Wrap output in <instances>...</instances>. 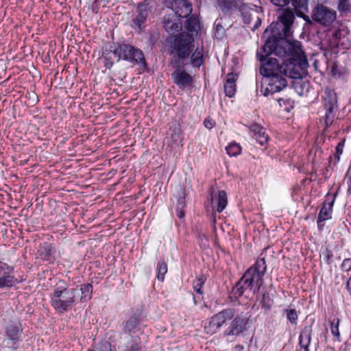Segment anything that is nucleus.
Here are the masks:
<instances>
[{"mask_svg":"<svg viewBox=\"0 0 351 351\" xmlns=\"http://www.w3.org/2000/svg\"><path fill=\"white\" fill-rule=\"evenodd\" d=\"M263 37L267 38L263 48L267 54L274 52L283 60L282 75L295 80L306 77L308 64L299 42H290L267 29Z\"/></svg>","mask_w":351,"mask_h":351,"instance_id":"nucleus-1","label":"nucleus"},{"mask_svg":"<svg viewBox=\"0 0 351 351\" xmlns=\"http://www.w3.org/2000/svg\"><path fill=\"white\" fill-rule=\"evenodd\" d=\"M93 286L90 283L77 287L69 288L64 280H59L50 293L51 304L59 313L64 314L71 310L79 301L85 302L92 298Z\"/></svg>","mask_w":351,"mask_h":351,"instance_id":"nucleus-2","label":"nucleus"},{"mask_svg":"<svg viewBox=\"0 0 351 351\" xmlns=\"http://www.w3.org/2000/svg\"><path fill=\"white\" fill-rule=\"evenodd\" d=\"M193 35L186 32H182L176 36L171 44V54L176 59V64H181L188 60L194 49Z\"/></svg>","mask_w":351,"mask_h":351,"instance_id":"nucleus-3","label":"nucleus"},{"mask_svg":"<svg viewBox=\"0 0 351 351\" xmlns=\"http://www.w3.org/2000/svg\"><path fill=\"white\" fill-rule=\"evenodd\" d=\"M267 270V265L265 258H259L256 263L248 268L243 274L241 278L250 290L256 293L259 291L263 284V276Z\"/></svg>","mask_w":351,"mask_h":351,"instance_id":"nucleus-4","label":"nucleus"},{"mask_svg":"<svg viewBox=\"0 0 351 351\" xmlns=\"http://www.w3.org/2000/svg\"><path fill=\"white\" fill-rule=\"evenodd\" d=\"M112 54L117 58V61L123 59L133 64H138L143 67L146 66V61L143 51L130 45L119 44L112 51Z\"/></svg>","mask_w":351,"mask_h":351,"instance_id":"nucleus-5","label":"nucleus"},{"mask_svg":"<svg viewBox=\"0 0 351 351\" xmlns=\"http://www.w3.org/2000/svg\"><path fill=\"white\" fill-rule=\"evenodd\" d=\"M4 339L2 341L3 347L12 350H16L19 348L22 341L23 328L19 319L10 322L5 326Z\"/></svg>","mask_w":351,"mask_h":351,"instance_id":"nucleus-6","label":"nucleus"},{"mask_svg":"<svg viewBox=\"0 0 351 351\" xmlns=\"http://www.w3.org/2000/svg\"><path fill=\"white\" fill-rule=\"evenodd\" d=\"M263 48L264 45L256 53L261 64L260 69L261 74L263 75L264 77L275 75H282V63L280 64L276 58L269 57L271 54H274V52L267 54V51H265Z\"/></svg>","mask_w":351,"mask_h":351,"instance_id":"nucleus-7","label":"nucleus"},{"mask_svg":"<svg viewBox=\"0 0 351 351\" xmlns=\"http://www.w3.org/2000/svg\"><path fill=\"white\" fill-rule=\"evenodd\" d=\"M322 104L325 110L323 119L325 124L324 130H326L332 124L338 110L337 96L335 90L328 87L325 88L324 95L322 97Z\"/></svg>","mask_w":351,"mask_h":351,"instance_id":"nucleus-8","label":"nucleus"},{"mask_svg":"<svg viewBox=\"0 0 351 351\" xmlns=\"http://www.w3.org/2000/svg\"><path fill=\"white\" fill-rule=\"evenodd\" d=\"M236 314L233 308H226L213 315L204 325V332L210 335L217 333L228 321L234 318Z\"/></svg>","mask_w":351,"mask_h":351,"instance_id":"nucleus-9","label":"nucleus"},{"mask_svg":"<svg viewBox=\"0 0 351 351\" xmlns=\"http://www.w3.org/2000/svg\"><path fill=\"white\" fill-rule=\"evenodd\" d=\"M287 86L286 79L282 75H275L264 77L261 86V92L264 96H268L279 92Z\"/></svg>","mask_w":351,"mask_h":351,"instance_id":"nucleus-10","label":"nucleus"},{"mask_svg":"<svg viewBox=\"0 0 351 351\" xmlns=\"http://www.w3.org/2000/svg\"><path fill=\"white\" fill-rule=\"evenodd\" d=\"M152 7L149 3L143 1L138 3L136 9V15L132 20L131 27L138 32H141L146 25L147 19L151 13Z\"/></svg>","mask_w":351,"mask_h":351,"instance_id":"nucleus-11","label":"nucleus"},{"mask_svg":"<svg viewBox=\"0 0 351 351\" xmlns=\"http://www.w3.org/2000/svg\"><path fill=\"white\" fill-rule=\"evenodd\" d=\"M249 317L243 315H234L228 327L223 331L224 336L239 337L247 330Z\"/></svg>","mask_w":351,"mask_h":351,"instance_id":"nucleus-12","label":"nucleus"},{"mask_svg":"<svg viewBox=\"0 0 351 351\" xmlns=\"http://www.w3.org/2000/svg\"><path fill=\"white\" fill-rule=\"evenodd\" d=\"M337 194L328 193L326 196V200L318 214L317 224L319 230H322L325 226V221L332 218L333 205L335 202Z\"/></svg>","mask_w":351,"mask_h":351,"instance_id":"nucleus-13","label":"nucleus"},{"mask_svg":"<svg viewBox=\"0 0 351 351\" xmlns=\"http://www.w3.org/2000/svg\"><path fill=\"white\" fill-rule=\"evenodd\" d=\"M17 283L14 267L0 261V289H9Z\"/></svg>","mask_w":351,"mask_h":351,"instance_id":"nucleus-14","label":"nucleus"},{"mask_svg":"<svg viewBox=\"0 0 351 351\" xmlns=\"http://www.w3.org/2000/svg\"><path fill=\"white\" fill-rule=\"evenodd\" d=\"M313 19L324 25H328L336 19V12L323 5H317L313 10Z\"/></svg>","mask_w":351,"mask_h":351,"instance_id":"nucleus-15","label":"nucleus"},{"mask_svg":"<svg viewBox=\"0 0 351 351\" xmlns=\"http://www.w3.org/2000/svg\"><path fill=\"white\" fill-rule=\"evenodd\" d=\"M237 10L239 12L243 19V21L245 24H250L252 19H256L255 24L252 28L253 30L257 29L261 25V20L257 15V12L255 8L251 7L241 1V5H239Z\"/></svg>","mask_w":351,"mask_h":351,"instance_id":"nucleus-16","label":"nucleus"},{"mask_svg":"<svg viewBox=\"0 0 351 351\" xmlns=\"http://www.w3.org/2000/svg\"><path fill=\"white\" fill-rule=\"evenodd\" d=\"M166 6L173 11V14L186 18L192 12V5L187 0H165Z\"/></svg>","mask_w":351,"mask_h":351,"instance_id":"nucleus-17","label":"nucleus"},{"mask_svg":"<svg viewBox=\"0 0 351 351\" xmlns=\"http://www.w3.org/2000/svg\"><path fill=\"white\" fill-rule=\"evenodd\" d=\"M279 28H281L284 39L288 40L291 36V27L295 19V15L291 10L286 9L278 16Z\"/></svg>","mask_w":351,"mask_h":351,"instance_id":"nucleus-18","label":"nucleus"},{"mask_svg":"<svg viewBox=\"0 0 351 351\" xmlns=\"http://www.w3.org/2000/svg\"><path fill=\"white\" fill-rule=\"evenodd\" d=\"M182 19L183 18L173 13L166 14L162 21L166 32L173 35L180 31L182 27Z\"/></svg>","mask_w":351,"mask_h":351,"instance_id":"nucleus-19","label":"nucleus"},{"mask_svg":"<svg viewBox=\"0 0 351 351\" xmlns=\"http://www.w3.org/2000/svg\"><path fill=\"white\" fill-rule=\"evenodd\" d=\"M177 64V69L171 73L173 82L181 89L191 86L193 77L181 69V64Z\"/></svg>","mask_w":351,"mask_h":351,"instance_id":"nucleus-20","label":"nucleus"},{"mask_svg":"<svg viewBox=\"0 0 351 351\" xmlns=\"http://www.w3.org/2000/svg\"><path fill=\"white\" fill-rule=\"evenodd\" d=\"M210 199L211 204L218 213H221L226 207L228 204V197L225 191H218L215 194V188H210Z\"/></svg>","mask_w":351,"mask_h":351,"instance_id":"nucleus-21","label":"nucleus"},{"mask_svg":"<svg viewBox=\"0 0 351 351\" xmlns=\"http://www.w3.org/2000/svg\"><path fill=\"white\" fill-rule=\"evenodd\" d=\"M250 130L253 138L261 146L267 147L269 136L266 134L265 129L258 123H253L250 126Z\"/></svg>","mask_w":351,"mask_h":351,"instance_id":"nucleus-22","label":"nucleus"},{"mask_svg":"<svg viewBox=\"0 0 351 351\" xmlns=\"http://www.w3.org/2000/svg\"><path fill=\"white\" fill-rule=\"evenodd\" d=\"M312 327L306 326L301 331L299 337V350L298 351H309V346L311 341Z\"/></svg>","mask_w":351,"mask_h":351,"instance_id":"nucleus-23","label":"nucleus"},{"mask_svg":"<svg viewBox=\"0 0 351 351\" xmlns=\"http://www.w3.org/2000/svg\"><path fill=\"white\" fill-rule=\"evenodd\" d=\"M289 3H291L298 16L309 21L308 16L306 15V13L308 11V0H289Z\"/></svg>","mask_w":351,"mask_h":351,"instance_id":"nucleus-24","label":"nucleus"},{"mask_svg":"<svg viewBox=\"0 0 351 351\" xmlns=\"http://www.w3.org/2000/svg\"><path fill=\"white\" fill-rule=\"evenodd\" d=\"M242 0H217V7L224 14H231L232 11H237Z\"/></svg>","mask_w":351,"mask_h":351,"instance_id":"nucleus-25","label":"nucleus"},{"mask_svg":"<svg viewBox=\"0 0 351 351\" xmlns=\"http://www.w3.org/2000/svg\"><path fill=\"white\" fill-rule=\"evenodd\" d=\"M237 80L238 76L235 73H230L226 75L224 91L227 97L231 98L235 95L237 91L236 82Z\"/></svg>","mask_w":351,"mask_h":351,"instance_id":"nucleus-26","label":"nucleus"},{"mask_svg":"<svg viewBox=\"0 0 351 351\" xmlns=\"http://www.w3.org/2000/svg\"><path fill=\"white\" fill-rule=\"evenodd\" d=\"M53 247L50 243H44L39 246L36 256L43 261H51Z\"/></svg>","mask_w":351,"mask_h":351,"instance_id":"nucleus-27","label":"nucleus"},{"mask_svg":"<svg viewBox=\"0 0 351 351\" xmlns=\"http://www.w3.org/2000/svg\"><path fill=\"white\" fill-rule=\"evenodd\" d=\"M191 63L195 67H200L204 64V49L203 47H197L195 51L191 53Z\"/></svg>","mask_w":351,"mask_h":351,"instance_id":"nucleus-28","label":"nucleus"},{"mask_svg":"<svg viewBox=\"0 0 351 351\" xmlns=\"http://www.w3.org/2000/svg\"><path fill=\"white\" fill-rule=\"evenodd\" d=\"M247 290H250V287H247L244 283V280L241 278L232 288L230 297L236 300L241 297Z\"/></svg>","mask_w":351,"mask_h":351,"instance_id":"nucleus-29","label":"nucleus"},{"mask_svg":"<svg viewBox=\"0 0 351 351\" xmlns=\"http://www.w3.org/2000/svg\"><path fill=\"white\" fill-rule=\"evenodd\" d=\"M185 27L187 33L193 34V33H197L200 29L199 21L195 16H191L186 21Z\"/></svg>","mask_w":351,"mask_h":351,"instance_id":"nucleus-30","label":"nucleus"},{"mask_svg":"<svg viewBox=\"0 0 351 351\" xmlns=\"http://www.w3.org/2000/svg\"><path fill=\"white\" fill-rule=\"evenodd\" d=\"M122 351H141L140 338L138 337H132L130 341L123 346Z\"/></svg>","mask_w":351,"mask_h":351,"instance_id":"nucleus-31","label":"nucleus"},{"mask_svg":"<svg viewBox=\"0 0 351 351\" xmlns=\"http://www.w3.org/2000/svg\"><path fill=\"white\" fill-rule=\"evenodd\" d=\"M138 317L136 315L131 316L125 322V331L128 332H135L138 330Z\"/></svg>","mask_w":351,"mask_h":351,"instance_id":"nucleus-32","label":"nucleus"},{"mask_svg":"<svg viewBox=\"0 0 351 351\" xmlns=\"http://www.w3.org/2000/svg\"><path fill=\"white\" fill-rule=\"evenodd\" d=\"M274 304L273 299L270 297L268 292H265L263 294L262 298L261 300V305L262 309L265 312H268L271 310Z\"/></svg>","mask_w":351,"mask_h":351,"instance_id":"nucleus-33","label":"nucleus"},{"mask_svg":"<svg viewBox=\"0 0 351 351\" xmlns=\"http://www.w3.org/2000/svg\"><path fill=\"white\" fill-rule=\"evenodd\" d=\"M226 150L230 156H237L241 154L242 148L239 143L233 141L229 143L226 147Z\"/></svg>","mask_w":351,"mask_h":351,"instance_id":"nucleus-34","label":"nucleus"},{"mask_svg":"<svg viewBox=\"0 0 351 351\" xmlns=\"http://www.w3.org/2000/svg\"><path fill=\"white\" fill-rule=\"evenodd\" d=\"M283 315L287 320L293 325H296L298 319L297 311L294 308H285L283 310Z\"/></svg>","mask_w":351,"mask_h":351,"instance_id":"nucleus-35","label":"nucleus"},{"mask_svg":"<svg viewBox=\"0 0 351 351\" xmlns=\"http://www.w3.org/2000/svg\"><path fill=\"white\" fill-rule=\"evenodd\" d=\"M157 278L159 280L162 281L165 278V275L167 271V265L164 261H160L158 262L157 267Z\"/></svg>","mask_w":351,"mask_h":351,"instance_id":"nucleus-36","label":"nucleus"},{"mask_svg":"<svg viewBox=\"0 0 351 351\" xmlns=\"http://www.w3.org/2000/svg\"><path fill=\"white\" fill-rule=\"evenodd\" d=\"M205 280H206V278H204V276H202L193 280V287L194 291L197 293H198L199 295L203 294L202 288L204 285Z\"/></svg>","mask_w":351,"mask_h":351,"instance_id":"nucleus-37","label":"nucleus"},{"mask_svg":"<svg viewBox=\"0 0 351 351\" xmlns=\"http://www.w3.org/2000/svg\"><path fill=\"white\" fill-rule=\"evenodd\" d=\"M225 29L221 24V19H217L214 23V34L215 36L218 39L223 38Z\"/></svg>","mask_w":351,"mask_h":351,"instance_id":"nucleus-38","label":"nucleus"},{"mask_svg":"<svg viewBox=\"0 0 351 351\" xmlns=\"http://www.w3.org/2000/svg\"><path fill=\"white\" fill-rule=\"evenodd\" d=\"M338 10L341 14L351 12V0H339Z\"/></svg>","mask_w":351,"mask_h":351,"instance_id":"nucleus-39","label":"nucleus"},{"mask_svg":"<svg viewBox=\"0 0 351 351\" xmlns=\"http://www.w3.org/2000/svg\"><path fill=\"white\" fill-rule=\"evenodd\" d=\"M344 145H345V141L343 140V141H340L336 146L335 154H334V157H335L334 165H336L339 162V161L340 160V156L343 154Z\"/></svg>","mask_w":351,"mask_h":351,"instance_id":"nucleus-40","label":"nucleus"},{"mask_svg":"<svg viewBox=\"0 0 351 351\" xmlns=\"http://www.w3.org/2000/svg\"><path fill=\"white\" fill-rule=\"evenodd\" d=\"M277 101L280 107H284L285 111L289 112L293 108V101L290 99L278 98Z\"/></svg>","mask_w":351,"mask_h":351,"instance_id":"nucleus-41","label":"nucleus"},{"mask_svg":"<svg viewBox=\"0 0 351 351\" xmlns=\"http://www.w3.org/2000/svg\"><path fill=\"white\" fill-rule=\"evenodd\" d=\"M339 319H334L330 323L331 333L337 337H339V336H340V333H339Z\"/></svg>","mask_w":351,"mask_h":351,"instance_id":"nucleus-42","label":"nucleus"},{"mask_svg":"<svg viewBox=\"0 0 351 351\" xmlns=\"http://www.w3.org/2000/svg\"><path fill=\"white\" fill-rule=\"evenodd\" d=\"M110 53H112V51L104 54V66L107 69H110L114 64V62L110 59Z\"/></svg>","mask_w":351,"mask_h":351,"instance_id":"nucleus-43","label":"nucleus"},{"mask_svg":"<svg viewBox=\"0 0 351 351\" xmlns=\"http://www.w3.org/2000/svg\"><path fill=\"white\" fill-rule=\"evenodd\" d=\"M341 268L345 271L351 270V258H345L341 265Z\"/></svg>","mask_w":351,"mask_h":351,"instance_id":"nucleus-44","label":"nucleus"},{"mask_svg":"<svg viewBox=\"0 0 351 351\" xmlns=\"http://www.w3.org/2000/svg\"><path fill=\"white\" fill-rule=\"evenodd\" d=\"M271 2L278 7H284L289 3V0H271Z\"/></svg>","mask_w":351,"mask_h":351,"instance_id":"nucleus-45","label":"nucleus"},{"mask_svg":"<svg viewBox=\"0 0 351 351\" xmlns=\"http://www.w3.org/2000/svg\"><path fill=\"white\" fill-rule=\"evenodd\" d=\"M204 126L208 129H212L215 125V122L210 118L205 119L204 121Z\"/></svg>","mask_w":351,"mask_h":351,"instance_id":"nucleus-46","label":"nucleus"},{"mask_svg":"<svg viewBox=\"0 0 351 351\" xmlns=\"http://www.w3.org/2000/svg\"><path fill=\"white\" fill-rule=\"evenodd\" d=\"M176 215H177L179 218L182 219V218H183V217H184V210H183V208H180V206H177V207H176Z\"/></svg>","mask_w":351,"mask_h":351,"instance_id":"nucleus-47","label":"nucleus"},{"mask_svg":"<svg viewBox=\"0 0 351 351\" xmlns=\"http://www.w3.org/2000/svg\"><path fill=\"white\" fill-rule=\"evenodd\" d=\"M184 204H185L184 197L180 196L178 199V205H177V206H180V208H184Z\"/></svg>","mask_w":351,"mask_h":351,"instance_id":"nucleus-48","label":"nucleus"},{"mask_svg":"<svg viewBox=\"0 0 351 351\" xmlns=\"http://www.w3.org/2000/svg\"><path fill=\"white\" fill-rule=\"evenodd\" d=\"M313 2L317 3V5H323L326 3L328 0H313Z\"/></svg>","mask_w":351,"mask_h":351,"instance_id":"nucleus-49","label":"nucleus"},{"mask_svg":"<svg viewBox=\"0 0 351 351\" xmlns=\"http://www.w3.org/2000/svg\"><path fill=\"white\" fill-rule=\"evenodd\" d=\"M332 254L331 251H330L328 250H326V256L327 261H329L330 259V258L332 257Z\"/></svg>","mask_w":351,"mask_h":351,"instance_id":"nucleus-50","label":"nucleus"},{"mask_svg":"<svg viewBox=\"0 0 351 351\" xmlns=\"http://www.w3.org/2000/svg\"><path fill=\"white\" fill-rule=\"evenodd\" d=\"M348 193L351 195V175L348 182Z\"/></svg>","mask_w":351,"mask_h":351,"instance_id":"nucleus-51","label":"nucleus"},{"mask_svg":"<svg viewBox=\"0 0 351 351\" xmlns=\"http://www.w3.org/2000/svg\"><path fill=\"white\" fill-rule=\"evenodd\" d=\"M340 34V32H335L333 34L334 37H335L336 38H337L339 37V35Z\"/></svg>","mask_w":351,"mask_h":351,"instance_id":"nucleus-52","label":"nucleus"},{"mask_svg":"<svg viewBox=\"0 0 351 351\" xmlns=\"http://www.w3.org/2000/svg\"><path fill=\"white\" fill-rule=\"evenodd\" d=\"M98 1L99 0H95L94 3L93 4V7L95 6L97 3Z\"/></svg>","mask_w":351,"mask_h":351,"instance_id":"nucleus-53","label":"nucleus"},{"mask_svg":"<svg viewBox=\"0 0 351 351\" xmlns=\"http://www.w3.org/2000/svg\"><path fill=\"white\" fill-rule=\"evenodd\" d=\"M332 156H330L329 157V163H330V164L332 162Z\"/></svg>","mask_w":351,"mask_h":351,"instance_id":"nucleus-54","label":"nucleus"},{"mask_svg":"<svg viewBox=\"0 0 351 351\" xmlns=\"http://www.w3.org/2000/svg\"><path fill=\"white\" fill-rule=\"evenodd\" d=\"M237 347L239 348V349L243 348V346H237Z\"/></svg>","mask_w":351,"mask_h":351,"instance_id":"nucleus-55","label":"nucleus"},{"mask_svg":"<svg viewBox=\"0 0 351 351\" xmlns=\"http://www.w3.org/2000/svg\"><path fill=\"white\" fill-rule=\"evenodd\" d=\"M237 347L239 348V349L243 348V346H237Z\"/></svg>","mask_w":351,"mask_h":351,"instance_id":"nucleus-56","label":"nucleus"},{"mask_svg":"<svg viewBox=\"0 0 351 351\" xmlns=\"http://www.w3.org/2000/svg\"><path fill=\"white\" fill-rule=\"evenodd\" d=\"M215 219L214 218V219H213V224H215Z\"/></svg>","mask_w":351,"mask_h":351,"instance_id":"nucleus-57","label":"nucleus"}]
</instances>
